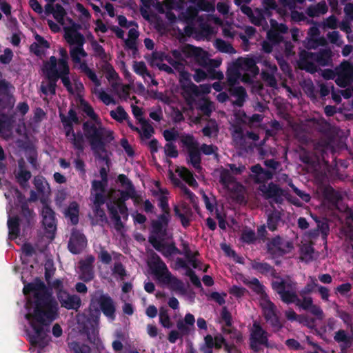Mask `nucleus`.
Listing matches in <instances>:
<instances>
[{
	"instance_id": "1a4fd4ad",
	"label": "nucleus",
	"mask_w": 353,
	"mask_h": 353,
	"mask_svg": "<svg viewBox=\"0 0 353 353\" xmlns=\"http://www.w3.org/2000/svg\"><path fill=\"white\" fill-rule=\"evenodd\" d=\"M293 245L290 241H282L277 237L272 240L268 245L269 250L273 254H285L290 252Z\"/></svg>"
},
{
	"instance_id": "de8ad7c7",
	"label": "nucleus",
	"mask_w": 353,
	"mask_h": 353,
	"mask_svg": "<svg viewBox=\"0 0 353 353\" xmlns=\"http://www.w3.org/2000/svg\"><path fill=\"white\" fill-rule=\"evenodd\" d=\"M12 53L11 50L9 49H6L4 51V54L1 56L0 60L2 63H6L10 62V61L12 59Z\"/></svg>"
},
{
	"instance_id": "bf43d9fd",
	"label": "nucleus",
	"mask_w": 353,
	"mask_h": 353,
	"mask_svg": "<svg viewBox=\"0 0 353 353\" xmlns=\"http://www.w3.org/2000/svg\"><path fill=\"white\" fill-rule=\"evenodd\" d=\"M123 311L128 315H132L134 312L132 305L128 303H125L123 307Z\"/></svg>"
},
{
	"instance_id": "603ef678",
	"label": "nucleus",
	"mask_w": 353,
	"mask_h": 353,
	"mask_svg": "<svg viewBox=\"0 0 353 353\" xmlns=\"http://www.w3.org/2000/svg\"><path fill=\"white\" fill-rule=\"evenodd\" d=\"M224 350L226 353H239L238 348L234 343L225 344Z\"/></svg>"
},
{
	"instance_id": "2f4dec72",
	"label": "nucleus",
	"mask_w": 353,
	"mask_h": 353,
	"mask_svg": "<svg viewBox=\"0 0 353 353\" xmlns=\"http://www.w3.org/2000/svg\"><path fill=\"white\" fill-rule=\"evenodd\" d=\"M298 303L296 305L307 311L312 306L313 301L310 296H304L302 300L300 299V302Z\"/></svg>"
},
{
	"instance_id": "423d86ee",
	"label": "nucleus",
	"mask_w": 353,
	"mask_h": 353,
	"mask_svg": "<svg viewBox=\"0 0 353 353\" xmlns=\"http://www.w3.org/2000/svg\"><path fill=\"white\" fill-rule=\"evenodd\" d=\"M263 315L266 322L271 325L274 332L282 329L283 325L276 314V307L271 301H268L266 305L263 307Z\"/></svg>"
},
{
	"instance_id": "9b49d317",
	"label": "nucleus",
	"mask_w": 353,
	"mask_h": 353,
	"mask_svg": "<svg viewBox=\"0 0 353 353\" xmlns=\"http://www.w3.org/2000/svg\"><path fill=\"white\" fill-rule=\"evenodd\" d=\"M85 246L86 240L83 235L81 234H72L69 243V249L72 253H79L83 250Z\"/></svg>"
},
{
	"instance_id": "8fccbe9b",
	"label": "nucleus",
	"mask_w": 353,
	"mask_h": 353,
	"mask_svg": "<svg viewBox=\"0 0 353 353\" xmlns=\"http://www.w3.org/2000/svg\"><path fill=\"white\" fill-rule=\"evenodd\" d=\"M179 337H180L179 332H178L176 330H172L170 332V333L168 334V339L170 343H175Z\"/></svg>"
},
{
	"instance_id": "9d476101",
	"label": "nucleus",
	"mask_w": 353,
	"mask_h": 353,
	"mask_svg": "<svg viewBox=\"0 0 353 353\" xmlns=\"http://www.w3.org/2000/svg\"><path fill=\"white\" fill-rule=\"evenodd\" d=\"M43 225L45 228L48 238L52 239L56 229L53 212L48 208H45L42 212Z\"/></svg>"
},
{
	"instance_id": "13d9d810",
	"label": "nucleus",
	"mask_w": 353,
	"mask_h": 353,
	"mask_svg": "<svg viewBox=\"0 0 353 353\" xmlns=\"http://www.w3.org/2000/svg\"><path fill=\"white\" fill-rule=\"evenodd\" d=\"M21 250H22V252L25 255H27V256L32 254L33 251H34L33 248L32 247V245H30V244H28V243L24 244L22 246Z\"/></svg>"
},
{
	"instance_id": "393cba45",
	"label": "nucleus",
	"mask_w": 353,
	"mask_h": 353,
	"mask_svg": "<svg viewBox=\"0 0 353 353\" xmlns=\"http://www.w3.org/2000/svg\"><path fill=\"white\" fill-rule=\"evenodd\" d=\"M52 79H49L43 81L41 85V90L45 94H53L55 92V81Z\"/></svg>"
},
{
	"instance_id": "a19ab883",
	"label": "nucleus",
	"mask_w": 353,
	"mask_h": 353,
	"mask_svg": "<svg viewBox=\"0 0 353 353\" xmlns=\"http://www.w3.org/2000/svg\"><path fill=\"white\" fill-rule=\"evenodd\" d=\"M81 107L82 110L91 118L95 119L96 115L92 108L84 101H81Z\"/></svg>"
},
{
	"instance_id": "473e14b6",
	"label": "nucleus",
	"mask_w": 353,
	"mask_h": 353,
	"mask_svg": "<svg viewBox=\"0 0 353 353\" xmlns=\"http://www.w3.org/2000/svg\"><path fill=\"white\" fill-rule=\"evenodd\" d=\"M307 311H309L312 315L315 316L318 320H323L324 318L323 312L319 305L313 304Z\"/></svg>"
},
{
	"instance_id": "69168bd1",
	"label": "nucleus",
	"mask_w": 353,
	"mask_h": 353,
	"mask_svg": "<svg viewBox=\"0 0 353 353\" xmlns=\"http://www.w3.org/2000/svg\"><path fill=\"white\" fill-rule=\"evenodd\" d=\"M196 324L199 329L207 330V323L203 318H198Z\"/></svg>"
},
{
	"instance_id": "20e7f679",
	"label": "nucleus",
	"mask_w": 353,
	"mask_h": 353,
	"mask_svg": "<svg viewBox=\"0 0 353 353\" xmlns=\"http://www.w3.org/2000/svg\"><path fill=\"white\" fill-rule=\"evenodd\" d=\"M42 70L49 79L57 80L61 78L64 85L68 90H71L70 81L67 77L69 72L68 61L64 60L57 61L54 57H51L50 60L43 65Z\"/></svg>"
},
{
	"instance_id": "3c124183",
	"label": "nucleus",
	"mask_w": 353,
	"mask_h": 353,
	"mask_svg": "<svg viewBox=\"0 0 353 353\" xmlns=\"http://www.w3.org/2000/svg\"><path fill=\"white\" fill-rule=\"evenodd\" d=\"M246 288H230L229 293L236 297L243 296L245 292Z\"/></svg>"
},
{
	"instance_id": "7c9ffc66",
	"label": "nucleus",
	"mask_w": 353,
	"mask_h": 353,
	"mask_svg": "<svg viewBox=\"0 0 353 353\" xmlns=\"http://www.w3.org/2000/svg\"><path fill=\"white\" fill-rule=\"evenodd\" d=\"M111 116L118 121H123L126 119L127 114L124 110L121 108H117L115 110H112L110 112Z\"/></svg>"
},
{
	"instance_id": "a18cd8bd",
	"label": "nucleus",
	"mask_w": 353,
	"mask_h": 353,
	"mask_svg": "<svg viewBox=\"0 0 353 353\" xmlns=\"http://www.w3.org/2000/svg\"><path fill=\"white\" fill-rule=\"evenodd\" d=\"M145 314L149 318H154L158 314L157 308L154 305H150L146 308Z\"/></svg>"
},
{
	"instance_id": "49530a36",
	"label": "nucleus",
	"mask_w": 353,
	"mask_h": 353,
	"mask_svg": "<svg viewBox=\"0 0 353 353\" xmlns=\"http://www.w3.org/2000/svg\"><path fill=\"white\" fill-rule=\"evenodd\" d=\"M147 333L150 337L155 338L158 335V328L154 325L148 324L147 325Z\"/></svg>"
},
{
	"instance_id": "cd10ccee",
	"label": "nucleus",
	"mask_w": 353,
	"mask_h": 353,
	"mask_svg": "<svg viewBox=\"0 0 353 353\" xmlns=\"http://www.w3.org/2000/svg\"><path fill=\"white\" fill-rule=\"evenodd\" d=\"M141 137L143 139H149L153 133L152 127L147 123L145 121L141 122V128L139 131Z\"/></svg>"
},
{
	"instance_id": "5fc2aeb1",
	"label": "nucleus",
	"mask_w": 353,
	"mask_h": 353,
	"mask_svg": "<svg viewBox=\"0 0 353 353\" xmlns=\"http://www.w3.org/2000/svg\"><path fill=\"white\" fill-rule=\"evenodd\" d=\"M185 324L188 325H194L195 322V319L193 314L190 313H188L185 314L184 318V321Z\"/></svg>"
},
{
	"instance_id": "c9c22d12",
	"label": "nucleus",
	"mask_w": 353,
	"mask_h": 353,
	"mask_svg": "<svg viewBox=\"0 0 353 353\" xmlns=\"http://www.w3.org/2000/svg\"><path fill=\"white\" fill-rule=\"evenodd\" d=\"M270 190H267L265 185H263L261 188V191L264 194V195L267 197H271L277 194V189L274 185H270Z\"/></svg>"
},
{
	"instance_id": "c756f323",
	"label": "nucleus",
	"mask_w": 353,
	"mask_h": 353,
	"mask_svg": "<svg viewBox=\"0 0 353 353\" xmlns=\"http://www.w3.org/2000/svg\"><path fill=\"white\" fill-rule=\"evenodd\" d=\"M221 320L225 323V326L231 327L232 324V319L230 312L226 307H223L221 312Z\"/></svg>"
},
{
	"instance_id": "4d7b16f0",
	"label": "nucleus",
	"mask_w": 353,
	"mask_h": 353,
	"mask_svg": "<svg viewBox=\"0 0 353 353\" xmlns=\"http://www.w3.org/2000/svg\"><path fill=\"white\" fill-rule=\"evenodd\" d=\"M52 332L55 337L61 336L63 333L61 327L57 323L53 325Z\"/></svg>"
},
{
	"instance_id": "412c9836",
	"label": "nucleus",
	"mask_w": 353,
	"mask_h": 353,
	"mask_svg": "<svg viewBox=\"0 0 353 353\" xmlns=\"http://www.w3.org/2000/svg\"><path fill=\"white\" fill-rule=\"evenodd\" d=\"M65 216L73 224L78 222L79 206L76 203H72L65 210Z\"/></svg>"
},
{
	"instance_id": "a211bd4d",
	"label": "nucleus",
	"mask_w": 353,
	"mask_h": 353,
	"mask_svg": "<svg viewBox=\"0 0 353 353\" xmlns=\"http://www.w3.org/2000/svg\"><path fill=\"white\" fill-rule=\"evenodd\" d=\"M159 323L166 329H170L173 326V323L171 321L168 309L165 307H161L159 313Z\"/></svg>"
},
{
	"instance_id": "6e6d98bb",
	"label": "nucleus",
	"mask_w": 353,
	"mask_h": 353,
	"mask_svg": "<svg viewBox=\"0 0 353 353\" xmlns=\"http://www.w3.org/2000/svg\"><path fill=\"white\" fill-rule=\"evenodd\" d=\"M292 188H293L294 192L298 195L304 201H309L310 200V196L307 194H305L303 192H302L301 190H298L296 188H295L294 186H292Z\"/></svg>"
},
{
	"instance_id": "58836bf2",
	"label": "nucleus",
	"mask_w": 353,
	"mask_h": 353,
	"mask_svg": "<svg viewBox=\"0 0 353 353\" xmlns=\"http://www.w3.org/2000/svg\"><path fill=\"white\" fill-rule=\"evenodd\" d=\"M165 152L167 156L170 157H176L178 155V152L175 147L172 143H167L165 146Z\"/></svg>"
},
{
	"instance_id": "09e8293b",
	"label": "nucleus",
	"mask_w": 353,
	"mask_h": 353,
	"mask_svg": "<svg viewBox=\"0 0 353 353\" xmlns=\"http://www.w3.org/2000/svg\"><path fill=\"white\" fill-rule=\"evenodd\" d=\"M133 68L134 71L139 74L143 75L145 72V65L141 62L135 63Z\"/></svg>"
},
{
	"instance_id": "39448f33",
	"label": "nucleus",
	"mask_w": 353,
	"mask_h": 353,
	"mask_svg": "<svg viewBox=\"0 0 353 353\" xmlns=\"http://www.w3.org/2000/svg\"><path fill=\"white\" fill-rule=\"evenodd\" d=\"M268 337V332L262 327L259 322L254 321L250 334V349L257 352L261 350V345L269 347Z\"/></svg>"
},
{
	"instance_id": "b1692460",
	"label": "nucleus",
	"mask_w": 353,
	"mask_h": 353,
	"mask_svg": "<svg viewBox=\"0 0 353 353\" xmlns=\"http://www.w3.org/2000/svg\"><path fill=\"white\" fill-rule=\"evenodd\" d=\"M252 176L257 181H262L263 180L270 178V174L268 172H263L259 165H254L252 168Z\"/></svg>"
},
{
	"instance_id": "72a5a7b5",
	"label": "nucleus",
	"mask_w": 353,
	"mask_h": 353,
	"mask_svg": "<svg viewBox=\"0 0 353 353\" xmlns=\"http://www.w3.org/2000/svg\"><path fill=\"white\" fill-rule=\"evenodd\" d=\"M214 338L215 349L220 350L223 346L225 348V344H229L221 334L215 335Z\"/></svg>"
},
{
	"instance_id": "e433bc0d",
	"label": "nucleus",
	"mask_w": 353,
	"mask_h": 353,
	"mask_svg": "<svg viewBox=\"0 0 353 353\" xmlns=\"http://www.w3.org/2000/svg\"><path fill=\"white\" fill-rule=\"evenodd\" d=\"M45 270H46V272H45L46 279V281H49L52 275H53L54 270H55L52 263L50 261L47 262L45 265Z\"/></svg>"
},
{
	"instance_id": "79ce46f5",
	"label": "nucleus",
	"mask_w": 353,
	"mask_h": 353,
	"mask_svg": "<svg viewBox=\"0 0 353 353\" xmlns=\"http://www.w3.org/2000/svg\"><path fill=\"white\" fill-rule=\"evenodd\" d=\"M200 347L214 348V338L210 334H207L204 337V343Z\"/></svg>"
},
{
	"instance_id": "864d4df0",
	"label": "nucleus",
	"mask_w": 353,
	"mask_h": 353,
	"mask_svg": "<svg viewBox=\"0 0 353 353\" xmlns=\"http://www.w3.org/2000/svg\"><path fill=\"white\" fill-rule=\"evenodd\" d=\"M30 7L37 12L41 13L42 12V8L37 0H30Z\"/></svg>"
},
{
	"instance_id": "ea45409f",
	"label": "nucleus",
	"mask_w": 353,
	"mask_h": 353,
	"mask_svg": "<svg viewBox=\"0 0 353 353\" xmlns=\"http://www.w3.org/2000/svg\"><path fill=\"white\" fill-rule=\"evenodd\" d=\"M176 327L179 333L182 335H187L190 332V328L187 324H185L183 321L179 320L176 323Z\"/></svg>"
},
{
	"instance_id": "6e6552de",
	"label": "nucleus",
	"mask_w": 353,
	"mask_h": 353,
	"mask_svg": "<svg viewBox=\"0 0 353 353\" xmlns=\"http://www.w3.org/2000/svg\"><path fill=\"white\" fill-rule=\"evenodd\" d=\"M98 304L103 314L109 319L114 321L116 315V307L112 299L108 294H101L98 299Z\"/></svg>"
},
{
	"instance_id": "6ab92c4d",
	"label": "nucleus",
	"mask_w": 353,
	"mask_h": 353,
	"mask_svg": "<svg viewBox=\"0 0 353 353\" xmlns=\"http://www.w3.org/2000/svg\"><path fill=\"white\" fill-rule=\"evenodd\" d=\"M179 176L183 179L188 184L192 187L197 185L196 180L193 178L192 173L185 168H178L176 170Z\"/></svg>"
},
{
	"instance_id": "5701e85b",
	"label": "nucleus",
	"mask_w": 353,
	"mask_h": 353,
	"mask_svg": "<svg viewBox=\"0 0 353 353\" xmlns=\"http://www.w3.org/2000/svg\"><path fill=\"white\" fill-rule=\"evenodd\" d=\"M94 83L96 85V87L94 88V92L95 94L106 105L114 103L112 98L105 91L99 88V81H98V84H97L96 82Z\"/></svg>"
},
{
	"instance_id": "bb28decb",
	"label": "nucleus",
	"mask_w": 353,
	"mask_h": 353,
	"mask_svg": "<svg viewBox=\"0 0 353 353\" xmlns=\"http://www.w3.org/2000/svg\"><path fill=\"white\" fill-rule=\"evenodd\" d=\"M8 225L10 237L11 239H17L18 234V219L9 218Z\"/></svg>"
},
{
	"instance_id": "aec40b11",
	"label": "nucleus",
	"mask_w": 353,
	"mask_h": 353,
	"mask_svg": "<svg viewBox=\"0 0 353 353\" xmlns=\"http://www.w3.org/2000/svg\"><path fill=\"white\" fill-rule=\"evenodd\" d=\"M68 346L72 353H91L90 347L80 342L72 341Z\"/></svg>"
},
{
	"instance_id": "4be33fe9",
	"label": "nucleus",
	"mask_w": 353,
	"mask_h": 353,
	"mask_svg": "<svg viewBox=\"0 0 353 353\" xmlns=\"http://www.w3.org/2000/svg\"><path fill=\"white\" fill-rule=\"evenodd\" d=\"M185 141L190 146V156L191 162L194 167H197L199 162V158L198 155L194 152V150L196 148L195 142L193 138L191 137H187Z\"/></svg>"
},
{
	"instance_id": "37998d69",
	"label": "nucleus",
	"mask_w": 353,
	"mask_h": 353,
	"mask_svg": "<svg viewBox=\"0 0 353 353\" xmlns=\"http://www.w3.org/2000/svg\"><path fill=\"white\" fill-rule=\"evenodd\" d=\"M30 176L31 174L30 172L21 170V172L17 175V179L21 183H23L30 179Z\"/></svg>"
},
{
	"instance_id": "f704fd0d",
	"label": "nucleus",
	"mask_w": 353,
	"mask_h": 353,
	"mask_svg": "<svg viewBox=\"0 0 353 353\" xmlns=\"http://www.w3.org/2000/svg\"><path fill=\"white\" fill-rule=\"evenodd\" d=\"M226 296L225 294H221L220 293H219L217 292H214L210 294V298L212 300L214 301L218 304H219L220 305H221L225 303L224 296Z\"/></svg>"
},
{
	"instance_id": "c03bdc74",
	"label": "nucleus",
	"mask_w": 353,
	"mask_h": 353,
	"mask_svg": "<svg viewBox=\"0 0 353 353\" xmlns=\"http://www.w3.org/2000/svg\"><path fill=\"white\" fill-rule=\"evenodd\" d=\"M230 335V338L234 339L236 343H239L243 341V335L240 331L238 330L233 328Z\"/></svg>"
},
{
	"instance_id": "f03ea898",
	"label": "nucleus",
	"mask_w": 353,
	"mask_h": 353,
	"mask_svg": "<svg viewBox=\"0 0 353 353\" xmlns=\"http://www.w3.org/2000/svg\"><path fill=\"white\" fill-rule=\"evenodd\" d=\"M54 18L63 26L65 30V39L71 46L70 56L75 66L84 71L88 77L98 84V79L95 74L86 65L85 57L87 56L82 46L84 39L77 32V25L71 19L65 17L63 9L61 6H57L54 12Z\"/></svg>"
},
{
	"instance_id": "7ed1b4c3",
	"label": "nucleus",
	"mask_w": 353,
	"mask_h": 353,
	"mask_svg": "<svg viewBox=\"0 0 353 353\" xmlns=\"http://www.w3.org/2000/svg\"><path fill=\"white\" fill-rule=\"evenodd\" d=\"M100 311L89 310L77 316L80 332L87 335L90 343H94L97 338Z\"/></svg>"
},
{
	"instance_id": "338daca9",
	"label": "nucleus",
	"mask_w": 353,
	"mask_h": 353,
	"mask_svg": "<svg viewBox=\"0 0 353 353\" xmlns=\"http://www.w3.org/2000/svg\"><path fill=\"white\" fill-rule=\"evenodd\" d=\"M133 114L135 116V117L140 121L142 122V111L138 107H133L132 108Z\"/></svg>"
},
{
	"instance_id": "0e129e2a",
	"label": "nucleus",
	"mask_w": 353,
	"mask_h": 353,
	"mask_svg": "<svg viewBox=\"0 0 353 353\" xmlns=\"http://www.w3.org/2000/svg\"><path fill=\"white\" fill-rule=\"evenodd\" d=\"M107 30V28L105 26L101 21H97L96 22V27H95V31L96 32H105Z\"/></svg>"
},
{
	"instance_id": "2eb2a0df",
	"label": "nucleus",
	"mask_w": 353,
	"mask_h": 353,
	"mask_svg": "<svg viewBox=\"0 0 353 353\" xmlns=\"http://www.w3.org/2000/svg\"><path fill=\"white\" fill-rule=\"evenodd\" d=\"M285 315L288 321L306 323L308 326H310V323L314 324V320L313 319H309L306 316L299 315L292 309L285 311Z\"/></svg>"
},
{
	"instance_id": "4468645a",
	"label": "nucleus",
	"mask_w": 353,
	"mask_h": 353,
	"mask_svg": "<svg viewBox=\"0 0 353 353\" xmlns=\"http://www.w3.org/2000/svg\"><path fill=\"white\" fill-rule=\"evenodd\" d=\"M334 341L340 344L341 350H346L351 347L352 338L344 330H339L335 332Z\"/></svg>"
},
{
	"instance_id": "f3484780",
	"label": "nucleus",
	"mask_w": 353,
	"mask_h": 353,
	"mask_svg": "<svg viewBox=\"0 0 353 353\" xmlns=\"http://www.w3.org/2000/svg\"><path fill=\"white\" fill-rule=\"evenodd\" d=\"M103 184L99 181H94L92 183V200L95 205H99L103 203L102 195Z\"/></svg>"
},
{
	"instance_id": "680f3d73",
	"label": "nucleus",
	"mask_w": 353,
	"mask_h": 353,
	"mask_svg": "<svg viewBox=\"0 0 353 353\" xmlns=\"http://www.w3.org/2000/svg\"><path fill=\"white\" fill-rule=\"evenodd\" d=\"M168 304L169 307H170L171 308H172L174 310L179 308V303L177 299H176L175 297L172 296V297L170 298Z\"/></svg>"
},
{
	"instance_id": "f257e3e1",
	"label": "nucleus",
	"mask_w": 353,
	"mask_h": 353,
	"mask_svg": "<svg viewBox=\"0 0 353 353\" xmlns=\"http://www.w3.org/2000/svg\"><path fill=\"white\" fill-rule=\"evenodd\" d=\"M53 288H23L26 296L32 294L28 303L32 312L26 315L34 334H28L31 345L37 346L46 336L45 327H48L59 316V304L52 296Z\"/></svg>"
},
{
	"instance_id": "774afa93",
	"label": "nucleus",
	"mask_w": 353,
	"mask_h": 353,
	"mask_svg": "<svg viewBox=\"0 0 353 353\" xmlns=\"http://www.w3.org/2000/svg\"><path fill=\"white\" fill-rule=\"evenodd\" d=\"M123 345L122 343L119 340H115L112 342V348L114 351L119 352L122 350Z\"/></svg>"
},
{
	"instance_id": "4c0bfd02",
	"label": "nucleus",
	"mask_w": 353,
	"mask_h": 353,
	"mask_svg": "<svg viewBox=\"0 0 353 353\" xmlns=\"http://www.w3.org/2000/svg\"><path fill=\"white\" fill-rule=\"evenodd\" d=\"M285 345L288 347L289 349L293 350H299L301 349V345L300 343L294 339H290L285 341Z\"/></svg>"
},
{
	"instance_id": "c85d7f7f",
	"label": "nucleus",
	"mask_w": 353,
	"mask_h": 353,
	"mask_svg": "<svg viewBox=\"0 0 353 353\" xmlns=\"http://www.w3.org/2000/svg\"><path fill=\"white\" fill-rule=\"evenodd\" d=\"M292 284V281L288 277L283 279L276 276L274 277V280L272 281L273 287H286Z\"/></svg>"
},
{
	"instance_id": "052dcab7",
	"label": "nucleus",
	"mask_w": 353,
	"mask_h": 353,
	"mask_svg": "<svg viewBox=\"0 0 353 353\" xmlns=\"http://www.w3.org/2000/svg\"><path fill=\"white\" fill-rule=\"evenodd\" d=\"M99 258H100L101 261L105 263H108L111 260L110 256L105 251H102L100 253Z\"/></svg>"
},
{
	"instance_id": "ddd939ff",
	"label": "nucleus",
	"mask_w": 353,
	"mask_h": 353,
	"mask_svg": "<svg viewBox=\"0 0 353 353\" xmlns=\"http://www.w3.org/2000/svg\"><path fill=\"white\" fill-rule=\"evenodd\" d=\"M277 294L280 296L281 301L287 304H299L300 299L296 292L287 290L288 288H276Z\"/></svg>"
},
{
	"instance_id": "a878e982",
	"label": "nucleus",
	"mask_w": 353,
	"mask_h": 353,
	"mask_svg": "<svg viewBox=\"0 0 353 353\" xmlns=\"http://www.w3.org/2000/svg\"><path fill=\"white\" fill-rule=\"evenodd\" d=\"M73 11L82 21H86L90 19V14L86 9H85L82 5L79 3H77L74 8Z\"/></svg>"
},
{
	"instance_id": "0eeeda50",
	"label": "nucleus",
	"mask_w": 353,
	"mask_h": 353,
	"mask_svg": "<svg viewBox=\"0 0 353 353\" xmlns=\"http://www.w3.org/2000/svg\"><path fill=\"white\" fill-rule=\"evenodd\" d=\"M59 290L57 292V298L61 303V307L68 310H77L81 305V300L79 296L75 294H70L63 288H57Z\"/></svg>"
},
{
	"instance_id": "f8f14e48",
	"label": "nucleus",
	"mask_w": 353,
	"mask_h": 353,
	"mask_svg": "<svg viewBox=\"0 0 353 353\" xmlns=\"http://www.w3.org/2000/svg\"><path fill=\"white\" fill-rule=\"evenodd\" d=\"M221 182L225 188L231 192H241L243 189L241 185L234 181L228 171L221 172Z\"/></svg>"
},
{
	"instance_id": "dca6fc26",
	"label": "nucleus",
	"mask_w": 353,
	"mask_h": 353,
	"mask_svg": "<svg viewBox=\"0 0 353 353\" xmlns=\"http://www.w3.org/2000/svg\"><path fill=\"white\" fill-rule=\"evenodd\" d=\"M36 42L30 46V50L37 55L41 54L45 50L49 48L47 41L38 34L35 35Z\"/></svg>"
},
{
	"instance_id": "e2e57ef3",
	"label": "nucleus",
	"mask_w": 353,
	"mask_h": 353,
	"mask_svg": "<svg viewBox=\"0 0 353 353\" xmlns=\"http://www.w3.org/2000/svg\"><path fill=\"white\" fill-rule=\"evenodd\" d=\"M319 294L322 298V299L325 301L328 300L329 297V288H318Z\"/></svg>"
}]
</instances>
